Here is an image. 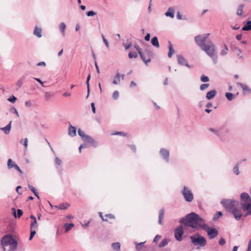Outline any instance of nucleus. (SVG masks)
Instances as JSON below:
<instances>
[{"mask_svg": "<svg viewBox=\"0 0 251 251\" xmlns=\"http://www.w3.org/2000/svg\"><path fill=\"white\" fill-rule=\"evenodd\" d=\"M209 34L199 35L194 38L196 44L206 54L211 57L214 64L217 62V56L216 55V47L214 44L210 40H207Z\"/></svg>", "mask_w": 251, "mask_h": 251, "instance_id": "obj_1", "label": "nucleus"}, {"mask_svg": "<svg viewBox=\"0 0 251 251\" xmlns=\"http://www.w3.org/2000/svg\"><path fill=\"white\" fill-rule=\"evenodd\" d=\"M179 222L192 228L200 227L202 228V225L205 224L204 219L195 212H191L187 214L185 217L181 218Z\"/></svg>", "mask_w": 251, "mask_h": 251, "instance_id": "obj_2", "label": "nucleus"}, {"mask_svg": "<svg viewBox=\"0 0 251 251\" xmlns=\"http://www.w3.org/2000/svg\"><path fill=\"white\" fill-rule=\"evenodd\" d=\"M3 251H15L17 248V241L11 234L3 236L0 240Z\"/></svg>", "mask_w": 251, "mask_h": 251, "instance_id": "obj_3", "label": "nucleus"}, {"mask_svg": "<svg viewBox=\"0 0 251 251\" xmlns=\"http://www.w3.org/2000/svg\"><path fill=\"white\" fill-rule=\"evenodd\" d=\"M221 203L227 211L231 212L238 206L239 202L234 199H223Z\"/></svg>", "mask_w": 251, "mask_h": 251, "instance_id": "obj_4", "label": "nucleus"}, {"mask_svg": "<svg viewBox=\"0 0 251 251\" xmlns=\"http://www.w3.org/2000/svg\"><path fill=\"white\" fill-rule=\"evenodd\" d=\"M192 243L196 246L204 247L206 244V239L203 236L197 233L190 236Z\"/></svg>", "mask_w": 251, "mask_h": 251, "instance_id": "obj_5", "label": "nucleus"}, {"mask_svg": "<svg viewBox=\"0 0 251 251\" xmlns=\"http://www.w3.org/2000/svg\"><path fill=\"white\" fill-rule=\"evenodd\" d=\"M185 201L187 202H191L194 199V196L191 190L188 187L184 186L181 191Z\"/></svg>", "mask_w": 251, "mask_h": 251, "instance_id": "obj_6", "label": "nucleus"}, {"mask_svg": "<svg viewBox=\"0 0 251 251\" xmlns=\"http://www.w3.org/2000/svg\"><path fill=\"white\" fill-rule=\"evenodd\" d=\"M202 229L205 230L210 239H213L216 237L218 234V231L215 228H210L208 226L205 224L202 225Z\"/></svg>", "mask_w": 251, "mask_h": 251, "instance_id": "obj_7", "label": "nucleus"}, {"mask_svg": "<svg viewBox=\"0 0 251 251\" xmlns=\"http://www.w3.org/2000/svg\"><path fill=\"white\" fill-rule=\"evenodd\" d=\"M230 129L227 126L224 125L219 128L218 137L222 140H224L228 134L229 133Z\"/></svg>", "mask_w": 251, "mask_h": 251, "instance_id": "obj_8", "label": "nucleus"}, {"mask_svg": "<svg viewBox=\"0 0 251 251\" xmlns=\"http://www.w3.org/2000/svg\"><path fill=\"white\" fill-rule=\"evenodd\" d=\"M175 237L178 241L182 240V235L184 233L183 227L182 225H180L175 229Z\"/></svg>", "mask_w": 251, "mask_h": 251, "instance_id": "obj_9", "label": "nucleus"}, {"mask_svg": "<svg viewBox=\"0 0 251 251\" xmlns=\"http://www.w3.org/2000/svg\"><path fill=\"white\" fill-rule=\"evenodd\" d=\"M242 209L246 213L244 214V217H246L249 215H251V202H241Z\"/></svg>", "mask_w": 251, "mask_h": 251, "instance_id": "obj_10", "label": "nucleus"}, {"mask_svg": "<svg viewBox=\"0 0 251 251\" xmlns=\"http://www.w3.org/2000/svg\"><path fill=\"white\" fill-rule=\"evenodd\" d=\"M159 154L162 158L167 163L170 161V151L165 148H161L159 151Z\"/></svg>", "mask_w": 251, "mask_h": 251, "instance_id": "obj_11", "label": "nucleus"}, {"mask_svg": "<svg viewBox=\"0 0 251 251\" xmlns=\"http://www.w3.org/2000/svg\"><path fill=\"white\" fill-rule=\"evenodd\" d=\"M177 63L180 66H185L189 68H192L191 66L189 65L187 60L181 54L177 55Z\"/></svg>", "mask_w": 251, "mask_h": 251, "instance_id": "obj_12", "label": "nucleus"}, {"mask_svg": "<svg viewBox=\"0 0 251 251\" xmlns=\"http://www.w3.org/2000/svg\"><path fill=\"white\" fill-rule=\"evenodd\" d=\"M142 57H141L142 60L145 64H147L151 61V56L152 52L148 50H146L144 52H142Z\"/></svg>", "mask_w": 251, "mask_h": 251, "instance_id": "obj_13", "label": "nucleus"}, {"mask_svg": "<svg viewBox=\"0 0 251 251\" xmlns=\"http://www.w3.org/2000/svg\"><path fill=\"white\" fill-rule=\"evenodd\" d=\"M7 168L8 169H11L14 168L15 170L18 171L21 174H23V172L21 170L20 167L14 162H13L11 159H9L8 160Z\"/></svg>", "mask_w": 251, "mask_h": 251, "instance_id": "obj_14", "label": "nucleus"}, {"mask_svg": "<svg viewBox=\"0 0 251 251\" xmlns=\"http://www.w3.org/2000/svg\"><path fill=\"white\" fill-rule=\"evenodd\" d=\"M231 213L233 214L234 218L237 221H239L242 216H244V214L242 213L241 210L236 207L233 209Z\"/></svg>", "mask_w": 251, "mask_h": 251, "instance_id": "obj_15", "label": "nucleus"}, {"mask_svg": "<svg viewBox=\"0 0 251 251\" xmlns=\"http://www.w3.org/2000/svg\"><path fill=\"white\" fill-rule=\"evenodd\" d=\"M237 85L242 89L244 95L251 94V89L246 84L241 82H238Z\"/></svg>", "mask_w": 251, "mask_h": 251, "instance_id": "obj_16", "label": "nucleus"}, {"mask_svg": "<svg viewBox=\"0 0 251 251\" xmlns=\"http://www.w3.org/2000/svg\"><path fill=\"white\" fill-rule=\"evenodd\" d=\"M240 198H241V202H247V203L251 202V198H250L249 195L246 192H243L241 194Z\"/></svg>", "mask_w": 251, "mask_h": 251, "instance_id": "obj_17", "label": "nucleus"}, {"mask_svg": "<svg viewBox=\"0 0 251 251\" xmlns=\"http://www.w3.org/2000/svg\"><path fill=\"white\" fill-rule=\"evenodd\" d=\"M84 142L90 143L94 147H97V143L94 140V139L89 135H87L85 138L83 140Z\"/></svg>", "mask_w": 251, "mask_h": 251, "instance_id": "obj_18", "label": "nucleus"}, {"mask_svg": "<svg viewBox=\"0 0 251 251\" xmlns=\"http://www.w3.org/2000/svg\"><path fill=\"white\" fill-rule=\"evenodd\" d=\"M11 210L12 212L13 215L15 218H20L23 214V212L22 210L20 209H18L17 214L16 213V209L15 208H12Z\"/></svg>", "mask_w": 251, "mask_h": 251, "instance_id": "obj_19", "label": "nucleus"}, {"mask_svg": "<svg viewBox=\"0 0 251 251\" xmlns=\"http://www.w3.org/2000/svg\"><path fill=\"white\" fill-rule=\"evenodd\" d=\"M166 17H170L171 18H174L175 16V9L173 7H169L167 11L165 13Z\"/></svg>", "mask_w": 251, "mask_h": 251, "instance_id": "obj_20", "label": "nucleus"}, {"mask_svg": "<svg viewBox=\"0 0 251 251\" xmlns=\"http://www.w3.org/2000/svg\"><path fill=\"white\" fill-rule=\"evenodd\" d=\"M12 121H10L9 124L3 127L0 128V129L2 130L5 134H8L10 133L11 128Z\"/></svg>", "mask_w": 251, "mask_h": 251, "instance_id": "obj_21", "label": "nucleus"}, {"mask_svg": "<svg viewBox=\"0 0 251 251\" xmlns=\"http://www.w3.org/2000/svg\"><path fill=\"white\" fill-rule=\"evenodd\" d=\"M216 93L217 92L215 90H212L209 91L206 95V99L208 100L212 99L215 96Z\"/></svg>", "mask_w": 251, "mask_h": 251, "instance_id": "obj_22", "label": "nucleus"}, {"mask_svg": "<svg viewBox=\"0 0 251 251\" xmlns=\"http://www.w3.org/2000/svg\"><path fill=\"white\" fill-rule=\"evenodd\" d=\"M68 134L72 137L75 136L76 128L75 126L70 125L69 127Z\"/></svg>", "mask_w": 251, "mask_h": 251, "instance_id": "obj_23", "label": "nucleus"}, {"mask_svg": "<svg viewBox=\"0 0 251 251\" xmlns=\"http://www.w3.org/2000/svg\"><path fill=\"white\" fill-rule=\"evenodd\" d=\"M42 30L41 28H39L37 26H36L34 29L33 34L37 37L41 38L42 36Z\"/></svg>", "mask_w": 251, "mask_h": 251, "instance_id": "obj_24", "label": "nucleus"}, {"mask_svg": "<svg viewBox=\"0 0 251 251\" xmlns=\"http://www.w3.org/2000/svg\"><path fill=\"white\" fill-rule=\"evenodd\" d=\"M121 81V74L117 73L114 76L112 83L114 85H117L120 83Z\"/></svg>", "mask_w": 251, "mask_h": 251, "instance_id": "obj_25", "label": "nucleus"}, {"mask_svg": "<svg viewBox=\"0 0 251 251\" xmlns=\"http://www.w3.org/2000/svg\"><path fill=\"white\" fill-rule=\"evenodd\" d=\"M59 28L62 35L64 36L65 35V29L66 28V25L65 23L64 22L61 23L59 25Z\"/></svg>", "mask_w": 251, "mask_h": 251, "instance_id": "obj_26", "label": "nucleus"}, {"mask_svg": "<svg viewBox=\"0 0 251 251\" xmlns=\"http://www.w3.org/2000/svg\"><path fill=\"white\" fill-rule=\"evenodd\" d=\"M243 31H249L251 30V21H248L242 27Z\"/></svg>", "mask_w": 251, "mask_h": 251, "instance_id": "obj_27", "label": "nucleus"}, {"mask_svg": "<svg viewBox=\"0 0 251 251\" xmlns=\"http://www.w3.org/2000/svg\"><path fill=\"white\" fill-rule=\"evenodd\" d=\"M151 43L152 46L156 48L159 47V44L158 41V38L156 36H154L153 38H152L151 40Z\"/></svg>", "mask_w": 251, "mask_h": 251, "instance_id": "obj_28", "label": "nucleus"}, {"mask_svg": "<svg viewBox=\"0 0 251 251\" xmlns=\"http://www.w3.org/2000/svg\"><path fill=\"white\" fill-rule=\"evenodd\" d=\"M174 52L173 45L170 41H169V52L168 53V56L169 58H171L173 53Z\"/></svg>", "mask_w": 251, "mask_h": 251, "instance_id": "obj_29", "label": "nucleus"}, {"mask_svg": "<svg viewBox=\"0 0 251 251\" xmlns=\"http://www.w3.org/2000/svg\"><path fill=\"white\" fill-rule=\"evenodd\" d=\"M164 210L163 208L161 209L159 212L158 224H161L162 220L164 218Z\"/></svg>", "mask_w": 251, "mask_h": 251, "instance_id": "obj_30", "label": "nucleus"}, {"mask_svg": "<svg viewBox=\"0 0 251 251\" xmlns=\"http://www.w3.org/2000/svg\"><path fill=\"white\" fill-rule=\"evenodd\" d=\"M28 188H29V189L32 192V193L34 194V195L38 198L39 199V195H38V192H37V190L36 189H35V187H34L33 186H32V185H31L30 184H28Z\"/></svg>", "mask_w": 251, "mask_h": 251, "instance_id": "obj_31", "label": "nucleus"}, {"mask_svg": "<svg viewBox=\"0 0 251 251\" xmlns=\"http://www.w3.org/2000/svg\"><path fill=\"white\" fill-rule=\"evenodd\" d=\"M69 206L70 204L67 203H62L60 204L58 206H55V207L61 210H64L67 209Z\"/></svg>", "mask_w": 251, "mask_h": 251, "instance_id": "obj_32", "label": "nucleus"}, {"mask_svg": "<svg viewBox=\"0 0 251 251\" xmlns=\"http://www.w3.org/2000/svg\"><path fill=\"white\" fill-rule=\"evenodd\" d=\"M240 164V163H237L233 167V171L236 175H238L240 174L239 170Z\"/></svg>", "mask_w": 251, "mask_h": 251, "instance_id": "obj_33", "label": "nucleus"}, {"mask_svg": "<svg viewBox=\"0 0 251 251\" xmlns=\"http://www.w3.org/2000/svg\"><path fill=\"white\" fill-rule=\"evenodd\" d=\"M227 100L231 101L235 97L232 93L227 92L225 94Z\"/></svg>", "mask_w": 251, "mask_h": 251, "instance_id": "obj_34", "label": "nucleus"}, {"mask_svg": "<svg viewBox=\"0 0 251 251\" xmlns=\"http://www.w3.org/2000/svg\"><path fill=\"white\" fill-rule=\"evenodd\" d=\"M120 244L119 242L114 243L112 244V247L115 251H119L120 249Z\"/></svg>", "mask_w": 251, "mask_h": 251, "instance_id": "obj_35", "label": "nucleus"}, {"mask_svg": "<svg viewBox=\"0 0 251 251\" xmlns=\"http://www.w3.org/2000/svg\"><path fill=\"white\" fill-rule=\"evenodd\" d=\"M74 225L73 223H67L65 224V231H69L73 226Z\"/></svg>", "mask_w": 251, "mask_h": 251, "instance_id": "obj_36", "label": "nucleus"}, {"mask_svg": "<svg viewBox=\"0 0 251 251\" xmlns=\"http://www.w3.org/2000/svg\"><path fill=\"white\" fill-rule=\"evenodd\" d=\"M168 243V240L167 239H164L159 244L158 247L159 248L163 247L166 246Z\"/></svg>", "mask_w": 251, "mask_h": 251, "instance_id": "obj_37", "label": "nucleus"}, {"mask_svg": "<svg viewBox=\"0 0 251 251\" xmlns=\"http://www.w3.org/2000/svg\"><path fill=\"white\" fill-rule=\"evenodd\" d=\"M224 50H222L220 52V55L222 56L225 55L227 53L228 49L227 46L226 44H224Z\"/></svg>", "mask_w": 251, "mask_h": 251, "instance_id": "obj_38", "label": "nucleus"}, {"mask_svg": "<svg viewBox=\"0 0 251 251\" xmlns=\"http://www.w3.org/2000/svg\"><path fill=\"white\" fill-rule=\"evenodd\" d=\"M223 215V213L221 211L217 212L213 216L212 220L216 221L220 217Z\"/></svg>", "mask_w": 251, "mask_h": 251, "instance_id": "obj_39", "label": "nucleus"}, {"mask_svg": "<svg viewBox=\"0 0 251 251\" xmlns=\"http://www.w3.org/2000/svg\"><path fill=\"white\" fill-rule=\"evenodd\" d=\"M78 134L79 135V136H80L81 137L82 140H83L85 138V137L87 135H86L85 134V133L84 132V131H83L80 128H79L78 129Z\"/></svg>", "mask_w": 251, "mask_h": 251, "instance_id": "obj_40", "label": "nucleus"}, {"mask_svg": "<svg viewBox=\"0 0 251 251\" xmlns=\"http://www.w3.org/2000/svg\"><path fill=\"white\" fill-rule=\"evenodd\" d=\"M243 5L240 4L238 6L237 10V14L239 16H241L242 14Z\"/></svg>", "mask_w": 251, "mask_h": 251, "instance_id": "obj_41", "label": "nucleus"}, {"mask_svg": "<svg viewBox=\"0 0 251 251\" xmlns=\"http://www.w3.org/2000/svg\"><path fill=\"white\" fill-rule=\"evenodd\" d=\"M145 243V242H141L140 243H135V245H136V250L137 251H139L141 249V248L143 247V245L144 244V243Z\"/></svg>", "mask_w": 251, "mask_h": 251, "instance_id": "obj_42", "label": "nucleus"}, {"mask_svg": "<svg viewBox=\"0 0 251 251\" xmlns=\"http://www.w3.org/2000/svg\"><path fill=\"white\" fill-rule=\"evenodd\" d=\"M134 48L138 52V53L140 55V57H142L143 55L142 52L143 51H142V49H141V48L137 44L134 45Z\"/></svg>", "mask_w": 251, "mask_h": 251, "instance_id": "obj_43", "label": "nucleus"}, {"mask_svg": "<svg viewBox=\"0 0 251 251\" xmlns=\"http://www.w3.org/2000/svg\"><path fill=\"white\" fill-rule=\"evenodd\" d=\"M200 79L201 81L203 82H206L209 81V78L204 75H201Z\"/></svg>", "mask_w": 251, "mask_h": 251, "instance_id": "obj_44", "label": "nucleus"}, {"mask_svg": "<svg viewBox=\"0 0 251 251\" xmlns=\"http://www.w3.org/2000/svg\"><path fill=\"white\" fill-rule=\"evenodd\" d=\"M137 53L134 51H130L128 53V57L129 58L137 57Z\"/></svg>", "mask_w": 251, "mask_h": 251, "instance_id": "obj_45", "label": "nucleus"}, {"mask_svg": "<svg viewBox=\"0 0 251 251\" xmlns=\"http://www.w3.org/2000/svg\"><path fill=\"white\" fill-rule=\"evenodd\" d=\"M10 111L16 115L17 117H19V114L17 109L14 107H12L10 108Z\"/></svg>", "mask_w": 251, "mask_h": 251, "instance_id": "obj_46", "label": "nucleus"}, {"mask_svg": "<svg viewBox=\"0 0 251 251\" xmlns=\"http://www.w3.org/2000/svg\"><path fill=\"white\" fill-rule=\"evenodd\" d=\"M101 37H102L103 41L106 47L107 48H109V42H108V40L105 38V37H104V35L103 34H101Z\"/></svg>", "mask_w": 251, "mask_h": 251, "instance_id": "obj_47", "label": "nucleus"}, {"mask_svg": "<svg viewBox=\"0 0 251 251\" xmlns=\"http://www.w3.org/2000/svg\"><path fill=\"white\" fill-rule=\"evenodd\" d=\"M209 86V84L208 83H204L201 85L200 89L201 91H203L207 88H208Z\"/></svg>", "mask_w": 251, "mask_h": 251, "instance_id": "obj_48", "label": "nucleus"}, {"mask_svg": "<svg viewBox=\"0 0 251 251\" xmlns=\"http://www.w3.org/2000/svg\"><path fill=\"white\" fill-rule=\"evenodd\" d=\"M209 130L211 132L214 133V134H215L216 135H217L218 136L219 128L218 129H216V128H210L209 129Z\"/></svg>", "mask_w": 251, "mask_h": 251, "instance_id": "obj_49", "label": "nucleus"}, {"mask_svg": "<svg viewBox=\"0 0 251 251\" xmlns=\"http://www.w3.org/2000/svg\"><path fill=\"white\" fill-rule=\"evenodd\" d=\"M37 226V221L36 219H35V221H33V222L31 223L30 226V229H34L36 228Z\"/></svg>", "mask_w": 251, "mask_h": 251, "instance_id": "obj_50", "label": "nucleus"}, {"mask_svg": "<svg viewBox=\"0 0 251 251\" xmlns=\"http://www.w3.org/2000/svg\"><path fill=\"white\" fill-rule=\"evenodd\" d=\"M36 234V231L35 230H34L33 229H31V231H30V236H29V240H31L32 239V238H33V237L34 236V235H35Z\"/></svg>", "mask_w": 251, "mask_h": 251, "instance_id": "obj_51", "label": "nucleus"}, {"mask_svg": "<svg viewBox=\"0 0 251 251\" xmlns=\"http://www.w3.org/2000/svg\"><path fill=\"white\" fill-rule=\"evenodd\" d=\"M119 95V93L118 91H115L112 95V98L114 100H117Z\"/></svg>", "mask_w": 251, "mask_h": 251, "instance_id": "obj_52", "label": "nucleus"}, {"mask_svg": "<svg viewBox=\"0 0 251 251\" xmlns=\"http://www.w3.org/2000/svg\"><path fill=\"white\" fill-rule=\"evenodd\" d=\"M27 142H28V140L27 138H25L24 140L22 139L20 141V143L23 144L25 148H26L27 147Z\"/></svg>", "mask_w": 251, "mask_h": 251, "instance_id": "obj_53", "label": "nucleus"}, {"mask_svg": "<svg viewBox=\"0 0 251 251\" xmlns=\"http://www.w3.org/2000/svg\"><path fill=\"white\" fill-rule=\"evenodd\" d=\"M112 135H118L126 136V133L122 131H115L112 133Z\"/></svg>", "mask_w": 251, "mask_h": 251, "instance_id": "obj_54", "label": "nucleus"}, {"mask_svg": "<svg viewBox=\"0 0 251 251\" xmlns=\"http://www.w3.org/2000/svg\"><path fill=\"white\" fill-rule=\"evenodd\" d=\"M225 244H226L225 239L223 237H221L219 240V244L220 246H224Z\"/></svg>", "mask_w": 251, "mask_h": 251, "instance_id": "obj_55", "label": "nucleus"}, {"mask_svg": "<svg viewBox=\"0 0 251 251\" xmlns=\"http://www.w3.org/2000/svg\"><path fill=\"white\" fill-rule=\"evenodd\" d=\"M97 13L93 11H89L86 13V15L88 17H92L96 15Z\"/></svg>", "mask_w": 251, "mask_h": 251, "instance_id": "obj_56", "label": "nucleus"}, {"mask_svg": "<svg viewBox=\"0 0 251 251\" xmlns=\"http://www.w3.org/2000/svg\"><path fill=\"white\" fill-rule=\"evenodd\" d=\"M123 45L126 50H128L132 46V43L129 42L128 43L124 44Z\"/></svg>", "mask_w": 251, "mask_h": 251, "instance_id": "obj_57", "label": "nucleus"}, {"mask_svg": "<svg viewBox=\"0 0 251 251\" xmlns=\"http://www.w3.org/2000/svg\"><path fill=\"white\" fill-rule=\"evenodd\" d=\"M16 100H17V98L15 97L14 96H12V97H10V98H8V99H7V100L9 101H10L12 103H14L16 101Z\"/></svg>", "mask_w": 251, "mask_h": 251, "instance_id": "obj_58", "label": "nucleus"}, {"mask_svg": "<svg viewBox=\"0 0 251 251\" xmlns=\"http://www.w3.org/2000/svg\"><path fill=\"white\" fill-rule=\"evenodd\" d=\"M23 82V77L21 78L16 83V85L18 86L19 88L21 87L22 85Z\"/></svg>", "mask_w": 251, "mask_h": 251, "instance_id": "obj_59", "label": "nucleus"}, {"mask_svg": "<svg viewBox=\"0 0 251 251\" xmlns=\"http://www.w3.org/2000/svg\"><path fill=\"white\" fill-rule=\"evenodd\" d=\"M55 162L57 166H59L61 164L62 161L58 157H56L55 158Z\"/></svg>", "mask_w": 251, "mask_h": 251, "instance_id": "obj_60", "label": "nucleus"}, {"mask_svg": "<svg viewBox=\"0 0 251 251\" xmlns=\"http://www.w3.org/2000/svg\"><path fill=\"white\" fill-rule=\"evenodd\" d=\"M237 51V55L239 57V58L243 59V55H241V54L242 53L241 50V49H238V50Z\"/></svg>", "mask_w": 251, "mask_h": 251, "instance_id": "obj_61", "label": "nucleus"}, {"mask_svg": "<svg viewBox=\"0 0 251 251\" xmlns=\"http://www.w3.org/2000/svg\"><path fill=\"white\" fill-rule=\"evenodd\" d=\"M45 96L47 100H49L51 97V94L50 92H47L45 93Z\"/></svg>", "mask_w": 251, "mask_h": 251, "instance_id": "obj_62", "label": "nucleus"}, {"mask_svg": "<svg viewBox=\"0 0 251 251\" xmlns=\"http://www.w3.org/2000/svg\"><path fill=\"white\" fill-rule=\"evenodd\" d=\"M25 105L26 107H30L31 106V102L30 100H28L25 101Z\"/></svg>", "mask_w": 251, "mask_h": 251, "instance_id": "obj_63", "label": "nucleus"}, {"mask_svg": "<svg viewBox=\"0 0 251 251\" xmlns=\"http://www.w3.org/2000/svg\"><path fill=\"white\" fill-rule=\"evenodd\" d=\"M105 217L109 218V219H114L115 218L114 216L112 214H106Z\"/></svg>", "mask_w": 251, "mask_h": 251, "instance_id": "obj_64", "label": "nucleus"}]
</instances>
